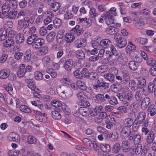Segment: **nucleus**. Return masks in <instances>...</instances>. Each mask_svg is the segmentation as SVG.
I'll list each match as a JSON object with an SVG mask.
<instances>
[{
    "instance_id": "nucleus-1",
    "label": "nucleus",
    "mask_w": 156,
    "mask_h": 156,
    "mask_svg": "<svg viewBox=\"0 0 156 156\" xmlns=\"http://www.w3.org/2000/svg\"><path fill=\"white\" fill-rule=\"evenodd\" d=\"M58 93L63 98H69L72 96V91L69 87L64 85L58 86L56 89Z\"/></svg>"
},
{
    "instance_id": "nucleus-2",
    "label": "nucleus",
    "mask_w": 156,
    "mask_h": 156,
    "mask_svg": "<svg viewBox=\"0 0 156 156\" xmlns=\"http://www.w3.org/2000/svg\"><path fill=\"white\" fill-rule=\"evenodd\" d=\"M32 69V67L31 66H28L26 67L24 64H21L17 71V76L19 77H23L26 72H30Z\"/></svg>"
},
{
    "instance_id": "nucleus-3",
    "label": "nucleus",
    "mask_w": 156,
    "mask_h": 156,
    "mask_svg": "<svg viewBox=\"0 0 156 156\" xmlns=\"http://www.w3.org/2000/svg\"><path fill=\"white\" fill-rule=\"evenodd\" d=\"M14 43V41L13 39H8L3 42L2 50L5 52H9L11 50V47L13 45Z\"/></svg>"
},
{
    "instance_id": "nucleus-4",
    "label": "nucleus",
    "mask_w": 156,
    "mask_h": 156,
    "mask_svg": "<svg viewBox=\"0 0 156 156\" xmlns=\"http://www.w3.org/2000/svg\"><path fill=\"white\" fill-rule=\"evenodd\" d=\"M114 39L115 40L117 45L119 48H122L126 45V40L122 37H120L119 34L115 35Z\"/></svg>"
},
{
    "instance_id": "nucleus-5",
    "label": "nucleus",
    "mask_w": 156,
    "mask_h": 156,
    "mask_svg": "<svg viewBox=\"0 0 156 156\" xmlns=\"http://www.w3.org/2000/svg\"><path fill=\"white\" fill-rule=\"evenodd\" d=\"M146 113L144 112L140 111L136 116V119L143 123L142 126L147 127L148 125V121L146 119Z\"/></svg>"
},
{
    "instance_id": "nucleus-6",
    "label": "nucleus",
    "mask_w": 156,
    "mask_h": 156,
    "mask_svg": "<svg viewBox=\"0 0 156 156\" xmlns=\"http://www.w3.org/2000/svg\"><path fill=\"white\" fill-rule=\"evenodd\" d=\"M123 90L124 92H126L125 94L124 103V104H126L131 101L132 99L133 96L132 93L129 91V89L128 87H125L123 88Z\"/></svg>"
},
{
    "instance_id": "nucleus-7",
    "label": "nucleus",
    "mask_w": 156,
    "mask_h": 156,
    "mask_svg": "<svg viewBox=\"0 0 156 156\" xmlns=\"http://www.w3.org/2000/svg\"><path fill=\"white\" fill-rule=\"evenodd\" d=\"M74 64L75 62L73 59H69L64 62L63 67L67 71L70 72L73 68Z\"/></svg>"
},
{
    "instance_id": "nucleus-8",
    "label": "nucleus",
    "mask_w": 156,
    "mask_h": 156,
    "mask_svg": "<svg viewBox=\"0 0 156 156\" xmlns=\"http://www.w3.org/2000/svg\"><path fill=\"white\" fill-rule=\"evenodd\" d=\"M18 26L17 27V29L20 30L24 27H28L29 23L28 22V17H25L23 20H19L18 21Z\"/></svg>"
},
{
    "instance_id": "nucleus-9",
    "label": "nucleus",
    "mask_w": 156,
    "mask_h": 156,
    "mask_svg": "<svg viewBox=\"0 0 156 156\" xmlns=\"http://www.w3.org/2000/svg\"><path fill=\"white\" fill-rule=\"evenodd\" d=\"M20 138L19 135L15 132L10 133L8 135L7 140L10 141H13L16 143L20 142Z\"/></svg>"
},
{
    "instance_id": "nucleus-10",
    "label": "nucleus",
    "mask_w": 156,
    "mask_h": 156,
    "mask_svg": "<svg viewBox=\"0 0 156 156\" xmlns=\"http://www.w3.org/2000/svg\"><path fill=\"white\" fill-rule=\"evenodd\" d=\"M48 4L50 6L51 9L54 12L58 10L60 7L59 3L56 2L55 0H48Z\"/></svg>"
},
{
    "instance_id": "nucleus-11",
    "label": "nucleus",
    "mask_w": 156,
    "mask_h": 156,
    "mask_svg": "<svg viewBox=\"0 0 156 156\" xmlns=\"http://www.w3.org/2000/svg\"><path fill=\"white\" fill-rule=\"evenodd\" d=\"M130 142L127 140H125L122 141L121 143V148L122 151L125 152H128L130 150Z\"/></svg>"
},
{
    "instance_id": "nucleus-12",
    "label": "nucleus",
    "mask_w": 156,
    "mask_h": 156,
    "mask_svg": "<svg viewBox=\"0 0 156 156\" xmlns=\"http://www.w3.org/2000/svg\"><path fill=\"white\" fill-rule=\"evenodd\" d=\"M116 9L115 7L111 8L108 11H106L104 13V16L105 17L114 18L117 15Z\"/></svg>"
},
{
    "instance_id": "nucleus-13",
    "label": "nucleus",
    "mask_w": 156,
    "mask_h": 156,
    "mask_svg": "<svg viewBox=\"0 0 156 156\" xmlns=\"http://www.w3.org/2000/svg\"><path fill=\"white\" fill-rule=\"evenodd\" d=\"M147 20L145 19H140L138 20H134L133 22L134 26L139 29H141L143 28V26L146 24Z\"/></svg>"
},
{
    "instance_id": "nucleus-14",
    "label": "nucleus",
    "mask_w": 156,
    "mask_h": 156,
    "mask_svg": "<svg viewBox=\"0 0 156 156\" xmlns=\"http://www.w3.org/2000/svg\"><path fill=\"white\" fill-rule=\"evenodd\" d=\"M44 43L45 41L44 39L41 38H38L36 39L33 46H34L35 49H39L44 44Z\"/></svg>"
},
{
    "instance_id": "nucleus-15",
    "label": "nucleus",
    "mask_w": 156,
    "mask_h": 156,
    "mask_svg": "<svg viewBox=\"0 0 156 156\" xmlns=\"http://www.w3.org/2000/svg\"><path fill=\"white\" fill-rule=\"evenodd\" d=\"M131 131L130 128L123 127L121 130L120 133V137L121 138L123 139L127 138V137L129 135L128 134L130 133Z\"/></svg>"
},
{
    "instance_id": "nucleus-16",
    "label": "nucleus",
    "mask_w": 156,
    "mask_h": 156,
    "mask_svg": "<svg viewBox=\"0 0 156 156\" xmlns=\"http://www.w3.org/2000/svg\"><path fill=\"white\" fill-rule=\"evenodd\" d=\"M141 101V108L143 110H145L149 106L150 103V98L149 97H147L144 98Z\"/></svg>"
},
{
    "instance_id": "nucleus-17",
    "label": "nucleus",
    "mask_w": 156,
    "mask_h": 156,
    "mask_svg": "<svg viewBox=\"0 0 156 156\" xmlns=\"http://www.w3.org/2000/svg\"><path fill=\"white\" fill-rule=\"evenodd\" d=\"M146 85V80L144 78L140 77L137 79L136 87L137 89H142Z\"/></svg>"
},
{
    "instance_id": "nucleus-18",
    "label": "nucleus",
    "mask_w": 156,
    "mask_h": 156,
    "mask_svg": "<svg viewBox=\"0 0 156 156\" xmlns=\"http://www.w3.org/2000/svg\"><path fill=\"white\" fill-rule=\"evenodd\" d=\"M10 70L8 69H2L0 71V79H4L7 78L9 75Z\"/></svg>"
},
{
    "instance_id": "nucleus-19",
    "label": "nucleus",
    "mask_w": 156,
    "mask_h": 156,
    "mask_svg": "<svg viewBox=\"0 0 156 156\" xmlns=\"http://www.w3.org/2000/svg\"><path fill=\"white\" fill-rule=\"evenodd\" d=\"M100 45L105 49L108 48L112 44L111 41L108 39L102 40L100 42Z\"/></svg>"
},
{
    "instance_id": "nucleus-20",
    "label": "nucleus",
    "mask_w": 156,
    "mask_h": 156,
    "mask_svg": "<svg viewBox=\"0 0 156 156\" xmlns=\"http://www.w3.org/2000/svg\"><path fill=\"white\" fill-rule=\"evenodd\" d=\"M24 61L26 62H29L31 60V51L30 49H27L23 54Z\"/></svg>"
},
{
    "instance_id": "nucleus-21",
    "label": "nucleus",
    "mask_w": 156,
    "mask_h": 156,
    "mask_svg": "<svg viewBox=\"0 0 156 156\" xmlns=\"http://www.w3.org/2000/svg\"><path fill=\"white\" fill-rule=\"evenodd\" d=\"M102 108V107L101 106H96L94 108L89 110V114L91 116H96L100 112Z\"/></svg>"
},
{
    "instance_id": "nucleus-22",
    "label": "nucleus",
    "mask_w": 156,
    "mask_h": 156,
    "mask_svg": "<svg viewBox=\"0 0 156 156\" xmlns=\"http://www.w3.org/2000/svg\"><path fill=\"white\" fill-rule=\"evenodd\" d=\"M79 112L83 116H88L89 114V110L88 108L81 107L79 109Z\"/></svg>"
},
{
    "instance_id": "nucleus-23",
    "label": "nucleus",
    "mask_w": 156,
    "mask_h": 156,
    "mask_svg": "<svg viewBox=\"0 0 156 156\" xmlns=\"http://www.w3.org/2000/svg\"><path fill=\"white\" fill-rule=\"evenodd\" d=\"M124 127L130 128L133 123V119L131 118H127L123 120Z\"/></svg>"
},
{
    "instance_id": "nucleus-24",
    "label": "nucleus",
    "mask_w": 156,
    "mask_h": 156,
    "mask_svg": "<svg viewBox=\"0 0 156 156\" xmlns=\"http://www.w3.org/2000/svg\"><path fill=\"white\" fill-rule=\"evenodd\" d=\"M142 146L140 144H138L136 147H135L132 149L131 153L133 155H138L141 152Z\"/></svg>"
},
{
    "instance_id": "nucleus-25",
    "label": "nucleus",
    "mask_w": 156,
    "mask_h": 156,
    "mask_svg": "<svg viewBox=\"0 0 156 156\" xmlns=\"http://www.w3.org/2000/svg\"><path fill=\"white\" fill-rule=\"evenodd\" d=\"M86 39L84 38L78 39L75 41L74 43V45L75 47L79 48L82 47L83 43H86Z\"/></svg>"
},
{
    "instance_id": "nucleus-26",
    "label": "nucleus",
    "mask_w": 156,
    "mask_h": 156,
    "mask_svg": "<svg viewBox=\"0 0 156 156\" xmlns=\"http://www.w3.org/2000/svg\"><path fill=\"white\" fill-rule=\"evenodd\" d=\"M155 135L153 132L151 130L150 131L146 139V141L148 144L152 143L154 141Z\"/></svg>"
},
{
    "instance_id": "nucleus-27",
    "label": "nucleus",
    "mask_w": 156,
    "mask_h": 156,
    "mask_svg": "<svg viewBox=\"0 0 156 156\" xmlns=\"http://www.w3.org/2000/svg\"><path fill=\"white\" fill-rule=\"evenodd\" d=\"M16 42L18 44H22L24 41V35L23 33H18L16 36Z\"/></svg>"
},
{
    "instance_id": "nucleus-28",
    "label": "nucleus",
    "mask_w": 156,
    "mask_h": 156,
    "mask_svg": "<svg viewBox=\"0 0 156 156\" xmlns=\"http://www.w3.org/2000/svg\"><path fill=\"white\" fill-rule=\"evenodd\" d=\"M115 57L117 59V61H118L121 64H123L124 59L126 56L124 54L119 53L115 55Z\"/></svg>"
},
{
    "instance_id": "nucleus-29",
    "label": "nucleus",
    "mask_w": 156,
    "mask_h": 156,
    "mask_svg": "<svg viewBox=\"0 0 156 156\" xmlns=\"http://www.w3.org/2000/svg\"><path fill=\"white\" fill-rule=\"evenodd\" d=\"M128 65L129 69L133 71L136 70L139 66L138 63L133 60L129 61Z\"/></svg>"
},
{
    "instance_id": "nucleus-30",
    "label": "nucleus",
    "mask_w": 156,
    "mask_h": 156,
    "mask_svg": "<svg viewBox=\"0 0 156 156\" xmlns=\"http://www.w3.org/2000/svg\"><path fill=\"white\" fill-rule=\"evenodd\" d=\"M42 64L45 67L49 66L51 63V59L48 56H45L42 59Z\"/></svg>"
},
{
    "instance_id": "nucleus-31",
    "label": "nucleus",
    "mask_w": 156,
    "mask_h": 156,
    "mask_svg": "<svg viewBox=\"0 0 156 156\" xmlns=\"http://www.w3.org/2000/svg\"><path fill=\"white\" fill-rule=\"evenodd\" d=\"M48 52V48L47 46H43L38 50V55L40 56L45 55Z\"/></svg>"
},
{
    "instance_id": "nucleus-32",
    "label": "nucleus",
    "mask_w": 156,
    "mask_h": 156,
    "mask_svg": "<svg viewBox=\"0 0 156 156\" xmlns=\"http://www.w3.org/2000/svg\"><path fill=\"white\" fill-rule=\"evenodd\" d=\"M106 31L109 34L113 35L118 32V29L114 26H109L106 28Z\"/></svg>"
},
{
    "instance_id": "nucleus-33",
    "label": "nucleus",
    "mask_w": 156,
    "mask_h": 156,
    "mask_svg": "<svg viewBox=\"0 0 156 156\" xmlns=\"http://www.w3.org/2000/svg\"><path fill=\"white\" fill-rule=\"evenodd\" d=\"M37 37L36 34H33L29 36L27 40V43L28 44H34L36 39Z\"/></svg>"
},
{
    "instance_id": "nucleus-34",
    "label": "nucleus",
    "mask_w": 156,
    "mask_h": 156,
    "mask_svg": "<svg viewBox=\"0 0 156 156\" xmlns=\"http://www.w3.org/2000/svg\"><path fill=\"white\" fill-rule=\"evenodd\" d=\"M17 14V12L16 11H10L7 14L6 17L7 18L11 20H14L15 19Z\"/></svg>"
},
{
    "instance_id": "nucleus-35",
    "label": "nucleus",
    "mask_w": 156,
    "mask_h": 156,
    "mask_svg": "<svg viewBox=\"0 0 156 156\" xmlns=\"http://www.w3.org/2000/svg\"><path fill=\"white\" fill-rule=\"evenodd\" d=\"M76 56L80 60H83L85 58L84 52L81 50H79L76 51Z\"/></svg>"
},
{
    "instance_id": "nucleus-36",
    "label": "nucleus",
    "mask_w": 156,
    "mask_h": 156,
    "mask_svg": "<svg viewBox=\"0 0 156 156\" xmlns=\"http://www.w3.org/2000/svg\"><path fill=\"white\" fill-rule=\"evenodd\" d=\"M3 87L10 94L12 95L13 94V89L12 88V85L11 83H9L8 85L5 84L3 85Z\"/></svg>"
},
{
    "instance_id": "nucleus-37",
    "label": "nucleus",
    "mask_w": 156,
    "mask_h": 156,
    "mask_svg": "<svg viewBox=\"0 0 156 156\" xmlns=\"http://www.w3.org/2000/svg\"><path fill=\"white\" fill-rule=\"evenodd\" d=\"M55 35L56 34L54 32H50L46 36V39L48 42H51L53 41Z\"/></svg>"
},
{
    "instance_id": "nucleus-38",
    "label": "nucleus",
    "mask_w": 156,
    "mask_h": 156,
    "mask_svg": "<svg viewBox=\"0 0 156 156\" xmlns=\"http://www.w3.org/2000/svg\"><path fill=\"white\" fill-rule=\"evenodd\" d=\"M75 37L74 35L67 33L66 34L65 37V40L67 43H69L72 42L74 40Z\"/></svg>"
},
{
    "instance_id": "nucleus-39",
    "label": "nucleus",
    "mask_w": 156,
    "mask_h": 156,
    "mask_svg": "<svg viewBox=\"0 0 156 156\" xmlns=\"http://www.w3.org/2000/svg\"><path fill=\"white\" fill-rule=\"evenodd\" d=\"M51 115L53 119L55 120H59L61 118V115L60 113L56 111H52L51 113Z\"/></svg>"
},
{
    "instance_id": "nucleus-40",
    "label": "nucleus",
    "mask_w": 156,
    "mask_h": 156,
    "mask_svg": "<svg viewBox=\"0 0 156 156\" xmlns=\"http://www.w3.org/2000/svg\"><path fill=\"white\" fill-rule=\"evenodd\" d=\"M7 35L6 30L3 28H1L0 29V41L5 40Z\"/></svg>"
},
{
    "instance_id": "nucleus-41",
    "label": "nucleus",
    "mask_w": 156,
    "mask_h": 156,
    "mask_svg": "<svg viewBox=\"0 0 156 156\" xmlns=\"http://www.w3.org/2000/svg\"><path fill=\"white\" fill-rule=\"evenodd\" d=\"M104 76L105 79L112 83L114 82L115 81V77L113 76L112 74L110 73H105L104 75Z\"/></svg>"
},
{
    "instance_id": "nucleus-42",
    "label": "nucleus",
    "mask_w": 156,
    "mask_h": 156,
    "mask_svg": "<svg viewBox=\"0 0 156 156\" xmlns=\"http://www.w3.org/2000/svg\"><path fill=\"white\" fill-rule=\"evenodd\" d=\"M58 109L60 111H62L66 115H69L70 113V112L66 108V105L64 103H62L61 107L59 108Z\"/></svg>"
},
{
    "instance_id": "nucleus-43",
    "label": "nucleus",
    "mask_w": 156,
    "mask_h": 156,
    "mask_svg": "<svg viewBox=\"0 0 156 156\" xmlns=\"http://www.w3.org/2000/svg\"><path fill=\"white\" fill-rule=\"evenodd\" d=\"M108 70V66L106 65H102L99 66L97 70V72L99 73H105Z\"/></svg>"
},
{
    "instance_id": "nucleus-44",
    "label": "nucleus",
    "mask_w": 156,
    "mask_h": 156,
    "mask_svg": "<svg viewBox=\"0 0 156 156\" xmlns=\"http://www.w3.org/2000/svg\"><path fill=\"white\" fill-rule=\"evenodd\" d=\"M109 138L111 141L113 142H116L117 141L118 137V134L117 133L114 132L110 133Z\"/></svg>"
},
{
    "instance_id": "nucleus-45",
    "label": "nucleus",
    "mask_w": 156,
    "mask_h": 156,
    "mask_svg": "<svg viewBox=\"0 0 156 156\" xmlns=\"http://www.w3.org/2000/svg\"><path fill=\"white\" fill-rule=\"evenodd\" d=\"M34 75L35 79L37 80H41L43 78L42 73L39 71L35 72L34 73Z\"/></svg>"
},
{
    "instance_id": "nucleus-46",
    "label": "nucleus",
    "mask_w": 156,
    "mask_h": 156,
    "mask_svg": "<svg viewBox=\"0 0 156 156\" xmlns=\"http://www.w3.org/2000/svg\"><path fill=\"white\" fill-rule=\"evenodd\" d=\"M20 109L21 111L25 113H30L31 112V110L25 105H21Z\"/></svg>"
},
{
    "instance_id": "nucleus-47",
    "label": "nucleus",
    "mask_w": 156,
    "mask_h": 156,
    "mask_svg": "<svg viewBox=\"0 0 156 156\" xmlns=\"http://www.w3.org/2000/svg\"><path fill=\"white\" fill-rule=\"evenodd\" d=\"M98 77V74L96 73L93 72L88 73L86 76L87 78L92 80L96 79Z\"/></svg>"
},
{
    "instance_id": "nucleus-48",
    "label": "nucleus",
    "mask_w": 156,
    "mask_h": 156,
    "mask_svg": "<svg viewBox=\"0 0 156 156\" xmlns=\"http://www.w3.org/2000/svg\"><path fill=\"white\" fill-rule=\"evenodd\" d=\"M143 94L140 91H136L135 95V98L136 100L138 102L141 101L143 98Z\"/></svg>"
},
{
    "instance_id": "nucleus-49",
    "label": "nucleus",
    "mask_w": 156,
    "mask_h": 156,
    "mask_svg": "<svg viewBox=\"0 0 156 156\" xmlns=\"http://www.w3.org/2000/svg\"><path fill=\"white\" fill-rule=\"evenodd\" d=\"M77 86L80 89L82 90H85L86 89V85L85 83L79 80L77 81Z\"/></svg>"
},
{
    "instance_id": "nucleus-50",
    "label": "nucleus",
    "mask_w": 156,
    "mask_h": 156,
    "mask_svg": "<svg viewBox=\"0 0 156 156\" xmlns=\"http://www.w3.org/2000/svg\"><path fill=\"white\" fill-rule=\"evenodd\" d=\"M110 98V99L108 101L110 104L115 105L118 103L117 99L114 96H111Z\"/></svg>"
},
{
    "instance_id": "nucleus-51",
    "label": "nucleus",
    "mask_w": 156,
    "mask_h": 156,
    "mask_svg": "<svg viewBox=\"0 0 156 156\" xmlns=\"http://www.w3.org/2000/svg\"><path fill=\"white\" fill-rule=\"evenodd\" d=\"M51 104L53 107L55 108H60L62 105V103L59 101L54 100L52 101L51 102Z\"/></svg>"
},
{
    "instance_id": "nucleus-52",
    "label": "nucleus",
    "mask_w": 156,
    "mask_h": 156,
    "mask_svg": "<svg viewBox=\"0 0 156 156\" xmlns=\"http://www.w3.org/2000/svg\"><path fill=\"white\" fill-rule=\"evenodd\" d=\"M27 142L29 144H35L37 143V139L33 136H28L27 138Z\"/></svg>"
},
{
    "instance_id": "nucleus-53",
    "label": "nucleus",
    "mask_w": 156,
    "mask_h": 156,
    "mask_svg": "<svg viewBox=\"0 0 156 156\" xmlns=\"http://www.w3.org/2000/svg\"><path fill=\"white\" fill-rule=\"evenodd\" d=\"M53 25L56 28H58L61 26L62 21L59 19H55L53 22Z\"/></svg>"
},
{
    "instance_id": "nucleus-54",
    "label": "nucleus",
    "mask_w": 156,
    "mask_h": 156,
    "mask_svg": "<svg viewBox=\"0 0 156 156\" xmlns=\"http://www.w3.org/2000/svg\"><path fill=\"white\" fill-rule=\"evenodd\" d=\"M74 14L70 10H67L64 14V18L66 20L70 19L73 17Z\"/></svg>"
},
{
    "instance_id": "nucleus-55",
    "label": "nucleus",
    "mask_w": 156,
    "mask_h": 156,
    "mask_svg": "<svg viewBox=\"0 0 156 156\" xmlns=\"http://www.w3.org/2000/svg\"><path fill=\"white\" fill-rule=\"evenodd\" d=\"M92 46L94 48L99 49L101 45L100 43L99 42L98 39L92 41Z\"/></svg>"
},
{
    "instance_id": "nucleus-56",
    "label": "nucleus",
    "mask_w": 156,
    "mask_h": 156,
    "mask_svg": "<svg viewBox=\"0 0 156 156\" xmlns=\"http://www.w3.org/2000/svg\"><path fill=\"white\" fill-rule=\"evenodd\" d=\"M135 46L132 44H130L128 45L126 49V51L128 53H131V52L135 50Z\"/></svg>"
},
{
    "instance_id": "nucleus-57",
    "label": "nucleus",
    "mask_w": 156,
    "mask_h": 156,
    "mask_svg": "<svg viewBox=\"0 0 156 156\" xmlns=\"http://www.w3.org/2000/svg\"><path fill=\"white\" fill-rule=\"evenodd\" d=\"M121 146L120 144L116 143L113 146L112 151L114 153H117L119 152Z\"/></svg>"
},
{
    "instance_id": "nucleus-58",
    "label": "nucleus",
    "mask_w": 156,
    "mask_h": 156,
    "mask_svg": "<svg viewBox=\"0 0 156 156\" xmlns=\"http://www.w3.org/2000/svg\"><path fill=\"white\" fill-rule=\"evenodd\" d=\"M101 149L103 152H108L110 150V147L108 144L102 145L101 147Z\"/></svg>"
},
{
    "instance_id": "nucleus-59",
    "label": "nucleus",
    "mask_w": 156,
    "mask_h": 156,
    "mask_svg": "<svg viewBox=\"0 0 156 156\" xmlns=\"http://www.w3.org/2000/svg\"><path fill=\"white\" fill-rule=\"evenodd\" d=\"M133 140V142L135 144H139L141 140L140 135L138 134H136Z\"/></svg>"
},
{
    "instance_id": "nucleus-60",
    "label": "nucleus",
    "mask_w": 156,
    "mask_h": 156,
    "mask_svg": "<svg viewBox=\"0 0 156 156\" xmlns=\"http://www.w3.org/2000/svg\"><path fill=\"white\" fill-rule=\"evenodd\" d=\"M114 18L111 17H107L106 18V23L108 25H109V26H114V23L115 22L113 20Z\"/></svg>"
},
{
    "instance_id": "nucleus-61",
    "label": "nucleus",
    "mask_w": 156,
    "mask_h": 156,
    "mask_svg": "<svg viewBox=\"0 0 156 156\" xmlns=\"http://www.w3.org/2000/svg\"><path fill=\"white\" fill-rule=\"evenodd\" d=\"M96 9L94 8H91L90 9V14L91 18H95L98 16V14L96 12Z\"/></svg>"
},
{
    "instance_id": "nucleus-62",
    "label": "nucleus",
    "mask_w": 156,
    "mask_h": 156,
    "mask_svg": "<svg viewBox=\"0 0 156 156\" xmlns=\"http://www.w3.org/2000/svg\"><path fill=\"white\" fill-rule=\"evenodd\" d=\"M129 87L131 89L135 90L137 89L136 86V84L134 80H130L129 82Z\"/></svg>"
},
{
    "instance_id": "nucleus-63",
    "label": "nucleus",
    "mask_w": 156,
    "mask_h": 156,
    "mask_svg": "<svg viewBox=\"0 0 156 156\" xmlns=\"http://www.w3.org/2000/svg\"><path fill=\"white\" fill-rule=\"evenodd\" d=\"M2 10L3 12L6 13L10 9V6L9 4H7L6 3L3 4L2 7Z\"/></svg>"
},
{
    "instance_id": "nucleus-64",
    "label": "nucleus",
    "mask_w": 156,
    "mask_h": 156,
    "mask_svg": "<svg viewBox=\"0 0 156 156\" xmlns=\"http://www.w3.org/2000/svg\"><path fill=\"white\" fill-rule=\"evenodd\" d=\"M20 153L18 151L10 150L8 152L9 156H18Z\"/></svg>"
}]
</instances>
